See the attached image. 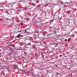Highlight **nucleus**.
Here are the masks:
<instances>
[{
  "label": "nucleus",
  "mask_w": 77,
  "mask_h": 77,
  "mask_svg": "<svg viewBox=\"0 0 77 77\" xmlns=\"http://www.w3.org/2000/svg\"><path fill=\"white\" fill-rule=\"evenodd\" d=\"M30 27H29V28H28L27 29H30Z\"/></svg>",
  "instance_id": "obj_9"
},
{
  "label": "nucleus",
  "mask_w": 77,
  "mask_h": 77,
  "mask_svg": "<svg viewBox=\"0 0 77 77\" xmlns=\"http://www.w3.org/2000/svg\"><path fill=\"white\" fill-rule=\"evenodd\" d=\"M62 56V55H60V57H61Z\"/></svg>",
  "instance_id": "obj_8"
},
{
  "label": "nucleus",
  "mask_w": 77,
  "mask_h": 77,
  "mask_svg": "<svg viewBox=\"0 0 77 77\" xmlns=\"http://www.w3.org/2000/svg\"><path fill=\"white\" fill-rule=\"evenodd\" d=\"M66 3H69V2H66Z\"/></svg>",
  "instance_id": "obj_2"
},
{
  "label": "nucleus",
  "mask_w": 77,
  "mask_h": 77,
  "mask_svg": "<svg viewBox=\"0 0 77 77\" xmlns=\"http://www.w3.org/2000/svg\"><path fill=\"white\" fill-rule=\"evenodd\" d=\"M67 77H70V76H69V75H68L67 76Z\"/></svg>",
  "instance_id": "obj_3"
},
{
  "label": "nucleus",
  "mask_w": 77,
  "mask_h": 77,
  "mask_svg": "<svg viewBox=\"0 0 77 77\" xmlns=\"http://www.w3.org/2000/svg\"><path fill=\"white\" fill-rule=\"evenodd\" d=\"M43 35H45L44 34H43Z\"/></svg>",
  "instance_id": "obj_13"
},
{
  "label": "nucleus",
  "mask_w": 77,
  "mask_h": 77,
  "mask_svg": "<svg viewBox=\"0 0 77 77\" xmlns=\"http://www.w3.org/2000/svg\"><path fill=\"white\" fill-rule=\"evenodd\" d=\"M21 50H24V48L22 49Z\"/></svg>",
  "instance_id": "obj_5"
},
{
  "label": "nucleus",
  "mask_w": 77,
  "mask_h": 77,
  "mask_svg": "<svg viewBox=\"0 0 77 77\" xmlns=\"http://www.w3.org/2000/svg\"><path fill=\"white\" fill-rule=\"evenodd\" d=\"M31 73H32L31 74H32V75H33V73H32V72H31Z\"/></svg>",
  "instance_id": "obj_7"
},
{
  "label": "nucleus",
  "mask_w": 77,
  "mask_h": 77,
  "mask_svg": "<svg viewBox=\"0 0 77 77\" xmlns=\"http://www.w3.org/2000/svg\"><path fill=\"white\" fill-rule=\"evenodd\" d=\"M3 75H4V76H5V73H3Z\"/></svg>",
  "instance_id": "obj_4"
},
{
  "label": "nucleus",
  "mask_w": 77,
  "mask_h": 77,
  "mask_svg": "<svg viewBox=\"0 0 77 77\" xmlns=\"http://www.w3.org/2000/svg\"><path fill=\"white\" fill-rule=\"evenodd\" d=\"M55 66H57V65H55Z\"/></svg>",
  "instance_id": "obj_12"
},
{
  "label": "nucleus",
  "mask_w": 77,
  "mask_h": 77,
  "mask_svg": "<svg viewBox=\"0 0 77 77\" xmlns=\"http://www.w3.org/2000/svg\"><path fill=\"white\" fill-rule=\"evenodd\" d=\"M25 32H26V33H27V30H25Z\"/></svg>",
  "instance_id": "obj_1"
},
{
  "label": "nucleus",
  "mask_w": 77,
  "mask_h": 77,
  "mask_svg": "<svg viewBox=\"0 0 77 77\" xmlns=\"http://www.w3.org/2000/svg\"><path fill=\"white\" fill-rule=\"evenodd\" d=\"M58 74V73H57V74Z\"/></svg>",
  "instance_id": "obj_11"
},
{
  "label": "nucleus",
  "mask_w": 77,
  "mask_h": 77,
  "mask_svg": "<svg viewBox=\"0 0 77 77\" xmlns=\"http://www.w3.org/2000/svg\"><path fill=\"white\" fill-rule=\"evenodd\" d=\"M21 31H18V32H21Z\"/></svg>",
  "instance_id": "obj_6"
},
{
  "label": "nucleus",
  "mask_w": 77,
  "mask_h": 77,
  "mask_svg": "<svg viewBox=\"0 0 77 77\" xmlns=\"http://www.w3.org/2000/svg\"><path fill=\"white\" fill-rule=\"evenodd\" d=\"M18 35H18L17 36H16V37H18Z\"/></svg>",
  "instance_id": "obj_10"
}]
</instances>
